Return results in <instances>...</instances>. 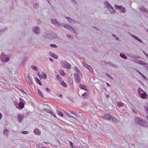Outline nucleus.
Returning <instances> with one entry per match:
<instances>
[{"label": "nucleus", "instance_id": "obj_1", "mask_svg": "<svg viewBox=\"0 0 148 148\" xmlns=\"http://www.w3.org/2000/svg\"><path fill=\"white\" fill-rule=\"evenodd\" d=\"M103 117L104 119L114 123H117L118 121L114 117L109 114L103 115Z\"/></svg>", "mask_w": 148, "mask_h": 148}, {"label": "nucleus", "instance_id": "obj_2", "mask_svg": "<svg viewBox=\"0 0 148 148\" xmlns=\"http://www.w3.org/2000/svg\"><path fill=\"white\" fill-rule=\"evenodd\" d=\"M104 5L105 7L109 10L111 13H113L115 10L113 8L112 5L107 1H106L104 2Z\"/></svg>", "mask_w": 148, "mask_h": 148}, {"label": "nucleus", "instance_id": "obj_3", "mask_svg": "<svg viewBox=\"0 0 148 148\" xmlns=\"http://www.w3.org/2000/svg\"><path fill=\"white\" fill-rule=\"evenodd\" d=\"M0 60L3 62H7L9 61V58L3 53H2L1 55Z\"/></svg>", "mask_w": 148, "mask_h": 148}, {"label": "nucleus", "instance_id": "obj_4", "mask_svg": "<svg viewBox=\"0 0 148 148\" xmlns=\"http://www.w3.org/2000/svg\"><path fill=\"white\" fill-rule=\"evenodd\" d=\"M62 26H63L64 28H66L73 33L75 34H76V32L74 30L73 27H72L70 26L69 25L65 24H62Z\"/></svg>", "mask_w": 148, "mask_h": 148}, {"label": "nucleus", "instance_id": "obj_5", "mask_svg": "<svg viewBox=\"0 0 148 148\" xmlns=\"http://www.w3.org/2000/svg\"><path fill=\"white\" fill-rule=\"evenodd\" d=\"M61 64L62 66L65 68L70 69L71 68V64L68 63L66 61L63 60L61 62Z\"/></svg>", "mask_w": 148, "mask_h": 148}, {"label": "nucleus", "instance_id": "obj_6", "mask_svg": "<svg viewBox=\"0 0 148 148\" xmlns=\"http://www.w3.org/2000/svg\"><path fill=\"white\" fill-rule=\"evenodd\" d=\"M52 23L57 27H58L62 26V23H60L58 20L55 19H52L51 20Z\"/></svg>", "mask_w": 148, "mask_h": 148}, {"label": "nucleus", "instance_id": "obj_7", "mask_svg": "<svg viewBox=\"0 0 148 148\" xmlns=\"http://www.w3.org/2000/svg\"><path fill=\"white\" fill-rule=\"evenodd\" d=\"M133 61L136 63L138 64L141 65H145L147 66H148V63L145 62L140 60L137 59H134V60Z\"/></svg>", "mask_w": 148, "mask_h": 148}, {"label": "nucleus", "instance_id": "obj_8", "mask_svg": "<svg viewBox=\"0 0 148 148\" xmlns=\"http://www.w3.org/2000/svg\"><path fill=\"white\" fill-rule=\"evenodd\" d=\"M74 76V79L76 82L80 83V82L81 77L79 74L77 73H75L73 75Z\"/></svg>", "mask_w": 148, "mask_h": 148}, {"label": "nucleus", "instance_id": "obj_9", "mask_svg": "<svg viewBox=\"0 0 148 148\" xmlns=\"http://www.w3.org/2000/svg\"><path fill=\"white\" fill-rule=\"evenodd\" d=\"M143 120L140 118L139 117H136L134 119V121L135 123L141 126L142 123L143 122Z\"/></svg>", "mask_w": 148, "mask_h": 148}, {"label": "nucleus", "instance_id": "obj_10", "mask_svg": "<svg viewBox=\"0 0 148 148\" xmlns=\"http://www.w3.org/2000/svg\"><path fill=\"white\" fill-rule=\"evenodd\" d=\"M32 30L34 33L39 35L40 33V29L38 27H34L32 28Z\"/></svg>", "mask_w": 148, "mask_h": 148}, {"label": "nucleus", "instance_id": "obj_11", "mask_svg": "<svg viewBox=\"0 0 148 148\" xmlns=\"http://www.w3.org/2000/svg\"><path fill=\"white\" fill-rule=\"evenodd\" d=\"M140 90H142L143 91V90L141 88H138V91L139 95L143 99H145L146 98L147 96V93L145 92H144L143 93L140 94L139 92V91Z\"/></svg>", "mask_w": 148, "mask_h": 148}, {"label": "nucleus", "instance_id": "obj_12", "mask_svg": "<svg viewBox=\"0 0 148 148\" xmlns=\"http://www.w3.org/2000/svg\"><path fill=\"white\" fill-rule=\"evenodd\" d=\"M65 18L67 20L69 23L71 25H73L74 24L77 23L76 21L73 19L69 17L66 16V17Z\"/></svg>", "mask_w": 148, "mask_h": 148}, {"label": "nucleus", "instance_id": "obj_13", "mask_svg": "<svg viewBox=\"0 0 148 148\" xmlns=\"http://www.w3.org/2000/svg\"><path fill=\"white\" fill-rule=\"evenodd\" d=\"M24 115L20 113L18 114L17 115V119L18 122L21 123L22 120L24 118Z\"/></svg>", "mask_w": 148, "mask_h": 148}, {"label": "nucleus", "instance_id": "obj_14", "mask_svg": "<svg viewBox=\"0 0 148 148\" xmlns=\"http://www.w3.org/2000/svg\"><path fill=\"white\" fill-rule=\"evenodd\" d=\"M57 37L56 35L53 32H51V36L47 37V38L50 39H55Z\"/></svg>", "mask_w": 148, "mask_h": 148}, {"label": "nucleus", "instance_id": "obj_15", "mask_svg": "<svg viewBox=\"0 0 148 148\" xmlns=\"http://www.w3.org/2000/svg\"><path fill=\"white\" fill-rule=\"evenodd\" d=\"M139 10L143 12H145L148 13V10L147 9L144 7L143 5H141L139 7Z\"/></svg>", "mask_w": 148, "mask_h": 148}, {"label": "nucleus", "instance_id": "obj_16", "mask_svg": "<svg viewBox=\"0 0 148 148\" xmlns=\"http://www.w3.org/2000/svg\"><path fill=\"white\" fill-rule=\"evenodd\" d=\"M84 65V66L87 69H88L89 71L91 72H93V70L92 68V67L89 65L88 64L85 63H83Z\"/></svg>", "mask_w": 148, "mask_h": 148}, {"label": "nucleus", "instance_id": "obj_17", "mask_svg": "<svg viewBox=\"0 0 148 148\" xmlns=\"http://www.w3.org/2000/svg\"><path fill=\"white\" fill-rule=\"evenodd\" d=\"M140 126L143 127H148V122L143 120Z\"/></svg>", "mask_w": 148, "mask_h": 148}, {"label": "nucleus", "instance_id": "obj_18", "mask_svg": "<svg viewBox=\"0 0 148 148\" xmlns=\"http://www.w3.org/2000/svg\"><path fill=\"white\" fill-rule=\"evenodd\" d=\"M105 64H108L110 66L114 68H116L117 67V65L115 64L110 62H106L105 63Z\"/></svg>", "mask_w": 148, "mask_h": 148}, {"label": "nucleus", "instance_id": "obj_19", "mask_svg": "<svg viewBox=\"0 0 148 148\" xmlns=\"http://www.w3.org/2000/svg\"><path fill=\"white\" fill-rule=\"evenodd\" d=\"M3 133L4 136L7 137L8 136L10 133V131L8 129H5L3 132Z\"/></svg>", "mask_w": 148, "mask_h": 148}, {"label": "nucleus", "instance_id": "obj_20", "mask_svg": "<svg viewBox=\"0 0 148 148\" xmlns=\"http://www.w3.org/2000/svg\"><path fill=\"white\" fill-rule=\"evenodd\" d=\"M18 106L19 107L18 109H22L24 107V104L23 102L21 101L18 103Z\"/></svg>", "mask_w": 148, "mask_h": 148}, {"label": "nucleus", "instance_id": "obj_21", "mask_svg": "<svg viewBox=\"0 0 148 148\" xmlns=\"http://www.w3.org/2000/svg\"><path fill=\"white\" fill-rule=\"evenodd\" d=\"M34 133L36 134L39 135L41 134V132L38 129H35L34 130Z\"/></svg>", "mask_w": 148, "mask_h": 148}, {"label": "nucleus", "instance_id": "obj_22", "mask_svg": "<svg viewBox=\"0 0 148 148\" xmlns=\"http://www.w3.org/2000/svg\"><path fill=\"white\" fill-rule=\"evenodd\" d=\"M79 86L81 89H84L87 91H88V88L84 85L82 84H80Z\"/></svg>", "mask_w": 148, "mask_h": 148}, {"label": "nucleus", "instance_id": "obj_23", "mask_svg": "<svg viewBox=\"0 0 148 148\" xmlns=\"http://www.w3.org/2000/svg\"><path fill=\"white\" fill-rule=\"evenodd\" d=\"M49 54L54 59H57L58 58V56L50 52L49 53Z\"/></svg>", "mask_w": 148, "mask_h": 148}, {"label": "nucleus", "instance_id": "obj_24", "mask_svg": "<svg viewBox=\"0 0 148 148\" xmlns=\"http://www.w3.org/2000/svg\"><path fill=\"white\" fill-rule=\"evenodd\" d=\"M132 36L133 38H134L135 39H136L138 41H139L141 42H142V43L143 42L141 39L137 37L136 36L134 35H133L132 34Z\"/></svg>", "mask_w": 148, "mask_h": 148}, {"label": "nucleus", "instance_id": "obj_25", "mask_svg": "<svg viewBox=\"0 0 148 148\" xmlns=\"http://www.w3.org/2000/svg\"><path fill=\"white\" fill-rule=\"evenodd\" d=\"M120 56L122 58L124 59L125 60H126L127 59V57L125 56V54H123L122 53H121L120 54Z\"/></svg>", "mask_w": 148, "mask_h": 148}, {"label": "nucleus", "instance_id": "obj_26", "mask_svg": "<svg viewBox=\"0 0 148 148\" xmlns=\"http://www.w3.org/2000/svg\"><path fill=\"white\" fill-rule=\"evenodd\" d=\"M56 110L57 112H58V115L62 117H63L64 116V115L63 113L60 111L57 108H56Z\"/></svg>", "mask_w": 148, "mask_h": 148}, {"label": "nucleus", "instance_id": "obj_27", "mask_svg": "<svg viewBox=\"0 0 148 148\" xmlns=\"http://www.w3.org/2000/svg\"><path fill=\"white\" fill-rule=\"evenodd\" d=\"M51 32H46L45 34V36L46 38H47L48 36H51Z\"/></svg>", "mask_w": 148, "mask_h": 148}, {"label": "nucleus", "instance_id": "obj_28", "mask_svg": "<svg viewBox=\"0 0 148 148\" xmlns=\"http://www.w3.org/2000/svg\"><path fill=\"white\" fill-rule=\"evenodd\" d=\"M60 74L64 76L65 75V73L63 70H61L60 71Z\"/></svg>", "mask_w": 148, "mask_h": 148}, {"label": "nucleus", "instance_id": "obj_29", "mask_svg": "<svg viewBox=\"0 0 148 148\" xmlns=\"http://www.w3.org/2000/svg\"><path fill=\"white\" fill-rule=\"evenodd\" d=\"M40 76L43 79H45L47 77V75L45 73H42V74H41Z\"/></svg>", "mask_w": 148, "mask_h": 148}, {"label": "nucleus", "instance_id": "obj_30", "mask_svg": "<svg viewBox=\"0 0 148 148\" xmlns=\"http://www.w3.org/2000/svg\"><path fill=\"white\" fill-rule=\"evenodd\" d=\"M68 81L70 84H72L73 83V79L71 77H69L68 78Z\"/></svg>", "mask_w": 148, "mask_h": 148}, {"label": "nucleus", "instance_id": "obj_31", "mask_svg": "<svg viewBox=\"0 0 148 148\" xmlns=\"http://www.w3.org/2000/svg\"><path fill=\"white\" fill-rule=\"evenodd\" d=\"M61 85L64 87L66 88L67 87V85L66 83L64 81H62L61 83Z\"/></svg>", "mask_w": 148, "mask_h": 148}, {"label": "nucleus", "instance_id": "obj_32", "mask_svg": "<svg viewBox=\"0 0 148 148\" xmlns=\"http://www.w3.org/2000/svg\"><path fill=\"white\" fill-rule=\"evenodd\" d=\"M66 37H67L68 38L70 39H73V36L69 34L66 35Z\"/></svg>", "mask_w": 148, "mask_h": 148}, {"label": "nucleus", "instance_id": "obj_33", "mask_svg": "<svg viewBox=\"0 0 148 148\" xmlns=\"http://www.w3.org/2000/svg\"><path fill=\"white\" fill-rule=\"evenodd\" d=\"M33 7L36 9L38 8L39 7V5L37 3H35L33 5Z\"/></svg>", "mask_w": 148, "mask_h": 148}, {"label": "nucleus", "instance_id": "obj_34", "mask_svg": "<svg viewBox=\"0 0 148 148\" xmlns=\"http://www.w3.org/2000/svg\"><path fill=\"white\" fill-rule=\"evenodd\" d=\"M75 69L77 73H79L80 71L79 69L76 66L75 67Z\"/></svg>", "mask_w": 148, "mask_h": 148}, {"label": "nucleus", "instance_id": "obj_35", "mask_svg": "<svg viewBox=\"0 0 148 148\" xmlns=\"http://www.w3.org/2000/svg\"><path fill=\"white\" fill-rule=\"evenodd\" d=\"M121 12L124 13L126 12V10L125 8L123 7L122 8V9L121 10Z\"/></svg>", "mask_w": 148, "mask_h": 148}, {"label": "nucleus", "instance_id": "obj_36", "mask_svg": "<svg viewBox=\"0 0 148 148\" xmlns=\"http://www.w3.org/2000/svg\"><path fill=\"white\" fill-rule=\"evenodd\" d=\"M33 69V70L35 71H37L38 69L37 67L34 66H32L31 67Z\"/></svg>", "mask_w": 148, "mask_h": 148}, {"label": "nucleus", "instance_id": "obj_37", "mask_svg": "<svg viewBox=\"0 0 148 148\" xmlns=\"http://www.w3.org/2000/svg\"><path fill=\"white\" fill-rule=\"evenodd\" d=\"M27 58H25L22 61V63L24 65L25 64V62H26V60L27 59Z\"/></svg>", "mask_w": 148, "mask_h": 148}, {"label": "nucleus", "instance_id": "obj_38", "mask_svg": "<svg viewBox=\"0 0 148 148\" xmlns=\"http://www.w3.org/2000/svg\"><path fill=\"white\" fill-rule=\"evenodd\" d=\"M115 7L116 8L118 9H121L122 8L121 6L118 5H115Z\"/></svg>", "mask_w": 148, "mask_h": 148}, {"label": "nucleus", "instance_id": "obj_39", "mask_svg": "<svg viewBox=\"0 0 148 148\" xmlns=\"http://www.w3.org/2000/svg\"><path fill=\"white\" fill-rule=\"evenodd\" d=\"M27 82L30 84H33L31 79H28L27 80Z\"/></svg>", "mask_w": 148, "mask_h": 148}, {"label": "nucleus", "instance_id": "obj_40", "mask_svg": "<svg viewBox=\"0 0 148 148\" xmlns=\"http://www.w3.org/2000/svg\"><path fill=\"white\" fill-rule=\"evenodd\" d=\"M123 106V104L121 102H118L117 103L118 107L120 108Z\"/></svg>", "mask_w": 148, "mask_h": 148}, {"label": "nucleus", "instance_id": "obj_41", "mask_svg": "<svg viewBox=\"0 0 148 148\" xmlns=\"http://www.w3.org/2000/svg\"><path fill=\"white\" fill-rule=\"evenodd\" d=\"M145 109L147 114H148V106L147 105V106H145Z\"/></svg>", "mask_w": 148, "mask_h": 148}, {"label": "nucleus", "instance_id": "obj_42", "mask_svg": "<svg viewBox=\"0 0 148 148\" xmlns=\"http://www.w3.org/2000/svg\"><path fill=\"white\" fill-rule=\"evenodd\" d=\"M50 46L51 47L56 48L57 47V46L54 44H51Z\"/></svg>", "mask_w": 148, "mask_h": 148}, {"label": "nucleus", "instance_id": "obj_43", "mask_svg": "<svg viewBox=\"0 0 148 148\" xmlns=\"http://www.w3.org/2000/svg\"><path fill=\"white\" fill-rule=\"evenodd\" d=\"M38 92L40 96L42 97H43V95L42 94L41 91L39 89H38Z\"/></svg>", "mask_w": 148, "mask_h": 148}, {"label": "nucleus", "instance_id": "obj_44", "mask_svg": "<svg viewBox=\"0 0 148 148\" xmlns=\"http://www.w3.org/2000/svg\"><path fill=\"white\" fill-rule=\"evenodd\" d=\"M56 78L58 80H60L61 79V77L60 76L58 75H57L56 76Z\"/></svg>", "mask_w": 148, "mask_h": 148}, {"label": "nucleus", "instance_id": "obj_45", "mask_svg": "<svg viewBox=\"0 0 148 148\" xmlns=\"http://www.w3.org/2000/svg\"><path fill=\"white\" fill-rule=\"evenodd\" d=\"M106 75L108 76L110 79H111V80H113V78L108 74L106 73Z\"/></svg>", "mask_w": 148, "mask_h": 148}, {"label": "nucleus", "instance_id": "obj_46", "mask_svg": "<svg viewBox=\"0 0 148 148\" xmlns=\"http://www.w3.org/2000/svg\"><path fill=\"white\" fill-rule=\"evenodd\" d=\"M139 73L142 76L143 78L144 79H146V77L145 76H144V75L141 72H139Z\"/></svg>", "mask_w": 148, "mask_h": 148}, {"label": "nucleus", "instance_id": "obj_47", "mask_svg": "<svg viewBox=\"0 0 148 148\" xmlns=\"http://www.w3.org/2000/svg\"><path fill=\"white\" fill-rule=\"evenodd\" d=\"M14 106L16 107L17 108H18V107L17 105V102L16 101H14Z\"/></svg>", "mask_w": 148, "mask_h": 148}, {"label": "nucleus", "instance_id": "obj_48", "mask_svg": "<svg viewBox=\"0 0 148 148\" xmlns=\"http://www.w3.org/2000/svg\"><path fill=\"white\" fill-rule=\"evenodd\" d=\"M35 79L36 81V82H37L38 83H39L40 82L39 79L37 77H35Z\"/></svg>", "mask_w": 148, "mask_h": 148}, {"label": "nucleus", "instance_id": "obj_49", "mask_svg": "<svg viewBox=\"0 0 148 148\" xmlns=\"http://www.w3.org/2000/svg\"><path fill=\"white\" fill-rule=\"evenodd\" d=\"M131 58H133L136 59V55H132V56H130Z\"/></svg>", "mask_w": 148, "mask_h": 148}, {"label": "nucleus", "instance_id": "obj_50", "mask_svg": "<svg viewBox=\"0 0 148 148\" xmlns=\"http://www.w3.org/2000/svg\"><path fill=\"white\" fill-rule=\"evenodd\" d=\"M28 132L27 131H23L22 132V133L23 134H27Z\"/></svg>", "mask_w": 148, "mask_h": 148}, {"label": "nucleus", "instance_id": "obj_51", "mask_svg": "<svg viewBox=\"0 0 148 148\" xmlns=\"http://www.w3.org/2000/svg\"><path fill=\"white\" fill-rule=\"evenodd\" d=\"M46 90L48 92H50L51 90L50 89L48 88H46Z\"/></svg>", "mask_w": 148, "mask_h": 148}, {"label": "nucleus", "instance_id": "obj_52", "mask_svg": "<svg viewBox=\"0 0 148 148\" xmlns=\"http://www.w3.org/2000/svg\"><path fill=\"white\" fill-rule=\"evenodd\" d=\"M36 146L38 148H42L43 147L42 146H40V145L39 144L36 145Z\"/></svg>", "mask_w": 148, "mask_h": 148}, {"label": "nucleus", "instance_id": "obj_53", "mask_svg": "<svg viewBox=\"0 0 148 148\" xmlns=\"http://www.w3.org/2000/svg\"><path fill=\"white\" fill-rule=\"evenodd\" d=\"M53 116L55 117H56V115L54 114V113L52 111L51 113H50Z\"/></svg>", "mask_w": 148, "mask_h": 148}, {"label": "nucleus", "instance_id": "obj_54", "mask_svg": "<svg viewBox=\"0 0 148 148\" xmlns=\"http://www.w3.org/2000/svg\"><path fill=\"white\" fill-rule=\"evenodd\" d=\"M70 145L71 147H73V144L71 142H70Z\"/></svg>", "mask_w": 148, "mask_h": 148}, {"label": "nucleus", "instance_id": "obj_55", "mask_svg": "<svg viewBox=\"0 0 148 148\" xmlns=\"http://www.w3.org/2000/svg\"><path fill=\"white\" fill-rule=\"evenodd\" d=\"M86 92H85L84 94H83L82 96L83 97H86Z\"/></svg>", "mask_w": 148, "mask_h": 148}, {"label": "nucleus", "instance_id": "obj_56", "mask_svg": "<svg viewBox=\"0 0 148 148\" xmlns=\"http://www.w3.org/2000/svg\"><path fill=\"white\" fill-rule=\"evenodd\" d=\"M47 112H48L49 113H51V112L52 111L51 110H50L49 109L47 110Z\"/></svg>", "mask_w": 148, "mask_h": 148}, {"label": "nucleus", "instance_id": "obj_57", "mask_svg": "<svg viewBox=\"0 0 148 148\" xmlns=\"http://www.w3.org/2000/svg\"><path fill=\"white\" fill-rule=\"evenodd\" d=\"M21 92H23L25 94H26V92L25 91H24V90H23V89H21Z\"/></svg>", "mask_w": 148, "mask_h": 148}, {"label": "nucleus", "instance_id": "obj_58", "mask_svg": "<svg viewBox=\"0 0 148 148\" xmlns=\"http://www.w3.org/2000/svg\"><path fill=\"white\" fill-rule=\"evenodd\" d=\"M72 1L73 2V3H75V4H77V2L75 1L74 0H72Z\"/></svg>", "mask_w": 148, "mask_h": 148}, {"label": "nucleus", "instance_id": "obj_59", "mask_svg": "<svg viewBox=\"0 0 148 148\" xmlns=\"http://www.w3.org/2000/svg\"><path fill=\"white\" fill-rule=\"evenodd\" d=\"M49 60H50V61L52 62H53V61H54V60H53V59H52V58H49Z\"/></svg>", "mask_w": 148, "mask_h": 148}, {"label": "nucleus", "instance_id": "obj_60", "mask_svg": "<svg viewBox=\"0 0 148 148\" xmlns=\"http://www.w3.org/2000/svg\"><path fill=\"white\" fill-rule=\"evenodd\" d=\"M67 115L68 116H70V117H72V118H74V117L73 116H72L71 115H70V114H69V113H68V114H67Z\"/></svg>", "mask_w": 148, "mask_h": 148}, {"label": "nucleus", "instance_id": "obj_61", "mask_svg": "<svg viewBox=\"0 0 148 148\" xmlns=\"http://www.w3.org/2000/svg\"><path fill=\"white\" fill-rule=\"evenodd\" d=\"M71 113L72 114H73L74 115H75L76 116V113L73 112H71Z\"/></svg>", "mask_w": 148, "mask_h": 148}, {"label": "nucleus", "instance_id": "obj_62", "mask_svg": "<svg viewBox=\"0 0 148 148\" xmlns=\"http://www.w3.org/2000/svg\"><path fill=\"white\" fill-rule=\"evenodd\" d=\"M59 97L60 98H62L63 97V96L62 95H59Z\"/></svg>", "mask_w": 148, "mask_h": 148}, {"label": "nucleus", "instance_id": "obj_63", "mask_svg": "<svg viewBox=\"0 0 148 148\" xmlns=\"http://www.w3.org/2000/svg\"><path fill=\"white\" fill-rule=\"evenodd\" d=\"M37 75H38V76L39 77H40V73H39V71H38V73L37 74Z\"/></svg>", "mask_w": 148, "mask_h": 148}, {"label": "nucleus", "instance_id": "obj_64", "mask_svg": "<svg viewBox=\"0 0 148 148\" xmlns=\"http://www.w3.org/2000/svg\"><path fill=\"white\" fill-rule=\"evenodd\" d=\"M27 78L28 79H31V77L30 76L28 75H27Z\"/></svg>", "mask_w": 148, "mask_h": 148}]
</instances>
